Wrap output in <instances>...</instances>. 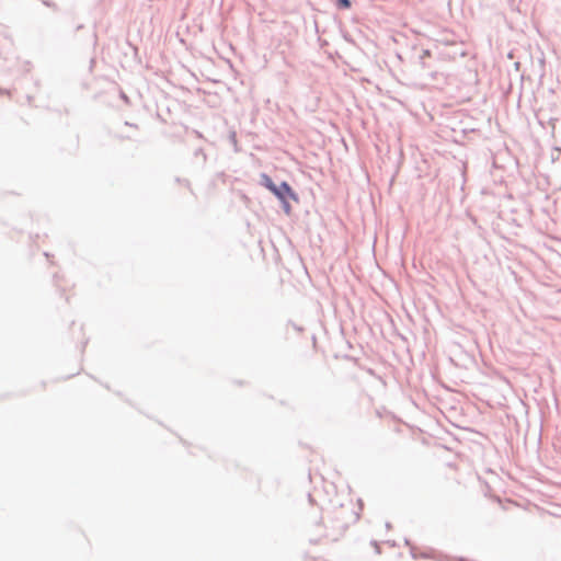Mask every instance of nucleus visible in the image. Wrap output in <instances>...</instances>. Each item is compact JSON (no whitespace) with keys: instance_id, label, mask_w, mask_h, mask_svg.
I'll return each mask as SVG.
<instances>
[{"instance_id":"3","label":"nucleus","mask_w":561,"mask_h":561,"mask_svg":"<svg viewBox=\"0 0 561 561\" xmlns=\"http://www.w3.org/2000/svg\"><path fill=\"white\" fill-rule=\"evenodd\" d=\"M339 4L342 9H348L351 7L350 0H339Z\"/></svg>"},{"instance_id":"1","label":"nucleus","mask_w":561,"mask_h":561,"mask_svg":"<svg viewBox=\"0 0 561 561\" xmlns=\"http://www.w3.org/2000/svg\"><path fill=\"white\" fill-rule=\"evenodd\" d=\"M276 192L278 194H275L280 201H285L286 197H291L293 199H296V195L293 192L291 187L288 185V183L283 182L279 186L276 185Z\"/></svg>"},{"instance_id":"2","label":"nucleus","mask_w":561,"mask_h":561,"mask_svg":"<svg viewBox=\"0 0 561 561\" xmlns=\"http://www.w3.org/2000/svg\"><path fill=\"white\" fill-rule=\"evenodd\" d=\"M262 182H263L264 186L266 188H268L273 194H278V192H276L275 183L272 181V179L268 175L263 174Z\"/></svg>"}]
</instances>
